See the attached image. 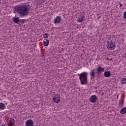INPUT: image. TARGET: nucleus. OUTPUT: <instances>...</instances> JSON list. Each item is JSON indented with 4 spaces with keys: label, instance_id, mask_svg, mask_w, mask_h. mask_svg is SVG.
I'll return each mask as SVG.
<instances>
[{
    "label": "nucleus",
    "instance_id": "11",
    "mask_svg": "<svg viewBox=\"0 0 126 126\" xmlns=\"http://www.w3.org/2000/svg\"><path fill=\"white\" fill-rule=\"evenodd\" d=\"M85 18V16H82L79 17L77 20H78V21H79V22H82V21H83Z\"/></svg>",
    "mask_w": 126,
    "mask_h": 126
},
{
    "label": "nucleus",
    "instance_id": "23",
    "mask_svg": "<svg viewBox=\"0 0 126 126\" xmlns=\"http://www.w3.org/2000/svg\"><path fill=\"white\" fill-rule=\"evenodd\" d=\"M110 61H113V59H110Z\"/></svg>",
    "mask_w": 126,
    "mask_h": 126
},
{
    "label": "nucleus",
    "instance_id": "22",
    "mask_svg": "<svg viewBox=\"0 0 126 126\" xmlns=\"http://www.w3.org/2000/svg\"><path fill=\"white\" fill-rule=\"evenodd\" d=\"M119 5H120V7H122V6H123V4L121 3H119Z\"/></svg>",
    "mask_w": 126,
    "mask_h": 126
},
{
    "label": "nucleus",
    "instance_id": "8",
    "mask_svg": "<svg viewBox=\"0 0 126 126\" xmlns=\"http://www.w3.org/2000/svg\"><path fill=\"white\" fill-rule=\"evenodd\" d=\"M61 20H62V18L61 17V16H57L54 19L55 24H59V23H61Z\"/></svg>",
    "mask_w": 126,
    "mask_h": 126
},
{
    "label": "nucleus",
    "instance_id": "12",
    "mask_svg": "<svg viewBox=\"0 0 126 126\" xmlns=\"http://www.w3.org/2000/svg\"><path fill=\"white\" fill-rule=\"evenodd\" d=\"M119 108H123V107L124 106V100L121 99L119 101Z\"/></svg>",
    "mask_w": 126,
    "mask_h": 126
},
{
    "label": "nucleus",
    "instance_id": "19",
    "mask_svg": "<svg viewBox=\"0 0 126 126\" xmlns=\"http://www.w3.org/2000/svg\"><path fill=\"white\" fill-rule=\"evenodd\" d=\"M49 34L47 33L43 34V37L44 39H47V38H48Z\"/></svg>",
    "mask_w": 126,
    "mask_h": 126
},
{
    "label": "nucleus",
    "instance_id": "1",
    "mask_svg": "<svg viewBox=\"0 0 126 126\" xmlns=\"http://www.w3.org/2000/svg\"><path fill=\"white\" fill-rule=\"evenodd\" d=\"M29 10H30V5L25 3L16 8L14 12H17L21 17H26L29 15Z\"/></svg>",
    "mask_w": 126,
    "mask_h": 126
},
{
    "label": "nucleus",
    "instance_id": "25",
    "mask_svg": "<svg viewBox=\"0 0 126 126\" xmlns=\"http://www.w3.org/2000/svg\"><path fill=\"white\" fill-rule=\"evenodd\" d=\"M107 60H109V58H107Z\"/></svg>",
    "mask_w": 126,
    "mask_h": 126
},
{
    "label": "nucleus",
    "instance_id": "6",
    "mask_svg": "<svg viewBox=\"0 0 126 126\" xmlns=\"http://www.w3.org/2000/svg\"><path fill=\"white\" fill-rule=\"evenodd\" d=\"M98 100V97L96 95H93L90 98V101L91 103H95Z\"/></svg>",
    "mask_w": 126,
    "mask_h": 126
},
{
    "label": "nucleus",
    "instance_id": "13",
    "mask_svg": "<svg viewBox=\"0 0 126 126\" xmlns=\"http://www.w3.org/2000/svg\"><path fill=\"white\" fill-rule=\"evenodd\" d=\"M43 44H44L45 47H48L49 46V40L48 39H45L43 41Z\"/></svg>",
    "mask_w": 126,
    "mask_h": 126
},
{
    "label": "nucleus",
    "instance_id": "17",
    "mask_svg": "<svg viewBox=\"0 0 126 126\" xmlns=\"http://www.w3.org/2000/svg\"><path fill=\"white\" fill-rule=\"evenodd\" d=\"M15 123V122L14 121V119L13 118H11L10 119V125H11V126H13Z\"/></svg>",
    "mask_w": 126,
    "mask_h": 126
},
{
    "label": "nucleus",
    "instance_id": "15",
    "mask_svg": "<svg viewBox=\"0 0 126 126\" xmlns=\"http://www.w3.org/2000/svg\"><path fill=\"white\" fill-rule=\"evenodd\" d=\"M121 114H124L126 113V108L124 107L122 108L120 111Z\"/></svg>",
    "mask_w": 126,
    "mask_h": 126
},
{
    "label": "nucleus",
    "instance_id": "20",
    "mask_svg": "<svg viewBox=\"0 0 126 126\" xmlns=\"http://www.w3.org/2000/svg\"><path fill=\"white\" fill-rule=\"evenodd\" d=\"M123 18H124V19H126V12H124Z\"/></svg>",
    "mask_w": 126,
    "mask_h": 126
},
{
    "label": "nucleus",
    "instance_id": "16",
    "mask_svg": "<svg viewBox=\"0 0 126 126\" xmlns=\"http://www.w3.org/2000/svg\"><path fill=\"white\" fill-rule=\"evenodd\" d=\"M121 84H125L126 83V78H123L121 81Z\"/></svg>",
    "mask_w": 126,
    "mask_h": 126
},
{
    "label": "nucleus",
    "instance_id": "24",
    "mask_svg": "<svg viewBox=\"0 0 126 126\" xmlns=\"http://www.w3.org/2000/svg\"><path fill=\"white\" fill-rule=\"evenodd\" d=\"M12 125H9V124L8 125V126H12Z\"/></svg>",
    "mask_w": 126,
    "mask_h": 126
},
{
    "label": "nucleus",
    "instance_id": "5",
    "mask_svg": "<svg viewBox=\"0 0 126 126\" xmlns=\"http://www.w3.org/2000/svg\"><path fill=\"white\" fill-rule=\"evenodd\" d=\"M53 101L55 103H59V102H61V96H60V94H56L53 97Z\"/></svg>",
    "mask_w": 126,
    "mask_h": 126
},
{
    "label": "nucleus",
    "instance_id": "7",
    "mask_svg": "<svg viewBox=\"0 0 126 126\" xmlns=\"http://www.w3.org/2000/svg\"><path fill=\"white\" fill-rule=\"evenodd\" d=\"M25 126H34V122L31 119L28 120L25 123Z\"/></svg>",
    "mask_w": 126,
    "mask_h": 126
},
{
    "label": "nucleus",
    "instance_id": "4",
    "mask_svg": "<svg viewBox=\"0 0 126 126\" xmlns=\"http://www.w3.org/2000/svg\"><path fill=\"white\" fill-rule=\"evenodd\" d=\"M107 49L109 50V51H113L116 49V44L115 42H113V41H111V42H107Z\"/></svg>",
    "mask_w": 126,
    "mask_h": 126
},
{
    "label": "nucleus",
    "instance_id": "21",
    "mask_svg": "<svg viewBox=\"0 0 126 126\" xmlns=\"http://www.w3.org/2000/svg\"><path fill=\"white\" fill-rule=\"evenodd\" d=\"M78 14H79V15L80 16H81V15H82V12H79Z\"/></svg>",
    "mask_w": 126,
    "mask_h": 126
},
{
    "label": "nucleus",
    "instance_id": "26",
    "mask_svg": "<svg viewBox=\"0 0 126 126\" xmlns=\"http://www.w3.org/2000/svg\"><path fill=\"white\" fill-rule=\"evenodd\" d=\"M39 0H38V1H39Z\"/></svg>",
    "mask_w": 126,
    "mask_h": 126
},
{
    "label": "nucleus",
    "instance_id": "10",
    "mask_svg": "<svg viewBox=\"0 0 126 126\" xmlns=\"http://www.w3.org/2000/svg\"><path fill=\"white\" fill-rule=\"evenodd\" d=\"M104 76H105V77H110V76H111V72H110V71H105L104 73Z\"/></svg>",
    "mask_w": 126,
    "mask_h": 126
},
{
    "label": "nucleus",
    "instance_id": "18",
    "mask_svg": "<svg viewBox=\"0 0 126 126\" xmlns=\"http://www.w3.org/2000/svg\"><path fill=\"white\" fill-rule=\"evenodd\" d=\"M25 21H26V19H20L19 20V24H20V23H22V24H24Z\"/></svg>",
    "mask_w": 126,
    "mask_h": 126
},
{
    "label": "nucleus",
    "instance_id": "2",
    "mask_svg": "<svg viewBox=\"0 0 126 126\" xmlns=\"http://www.w3.org/2000/svg\"><path fill=\"white\" fill-rule=\"evenodd\" d=\"M104 71H105V68L101 66V65H99L96 68V69H92L90 74L91 76V78L94 79L95 77H99V76Z\"/></svg>",
    "mask_w": 126,
    "mask_h": 126
},
{
    "label": "nucleus",
    "instance_id": "9",
    "mask_svg": "<svg viewBox=\"0 0 126 126\" xmlns=\"http://www.w3.org/2000/svg\"><path fill=\"white\" fill-rule=\"evenodd\" d=\"M13 21L14 23L19 25V17H13Z\"/></svg>",
    "mask_w": 126,
    "mask_h": 126
},
{
    "label": "nucleus",
    "instance_id": "27",
    "mask_svg": "<svg viewBox=\"0 0 126 126\" xmlns=\"http://www.w3.org/2000/svg\"><path fill=\"white\" fill-rule=\"evenodd\" d=\"M119 97V95L117 96V98Z\"/></svg>",
    "mask_w": 126,
    "mask_h": 126
},
{
    "label": "nucleus",
    "instance_id": "14",
    "mask_svg": "<svg viewBox=\"0 0 126 126\" xmlns=\"http://www.w3.org/2000/svg\"><path fill=\"white\" fill-rule=\"evenodd\" d=\"M5 107V105H4V104L2 102H0V110H3L4 109V107Z\"/></svg>",
    "mask_w": 126,
    "mask_h": 126
},
{
    "label": "nucleus",
    "instance_id": "3",
    "mask_svg": "<svg viewBox=\"0 0 126 126\" xmlns=\"http://www.w3.org/2000/svg\"><path fill=\"white\" fill-rule=\"evenodd\" d=\"M79 75V79L82 85H86L88 84V73L86 72H83L81 74H78Z\"/></svg>",
    "mask_w": 126,
    "mask_h": 126
}]
</instances>
